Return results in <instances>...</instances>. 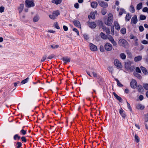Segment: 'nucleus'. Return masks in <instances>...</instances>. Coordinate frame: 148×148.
<instances>
[{
	"mask_svg": "<svg viewBox=\"0 0 148 148\" xmlns=\"http://www.w3.org/2000/svg\"><path fill=\"white\" fill-rule=\"evenodd\" d=\"M113 17L112 14L111 13L108 14V18L104 21V23L106 25L110 26L113 21Z\"/></svg>",
	"mask_w": 148,
	"mask_h": 148,
	"instance_id": "f257e3e1",
	"label": "nucleus"
},
{
	"mask_svg": "<svg viewBox=\"0 0 148 148\" xmlns=\"http://www.w3.org/2000/svg\"><path fill=\"white\" fill-rule=\"evenodd\" d=\"M118 44L120 46H123L124 48H126L128 47V43L124 39H119Z\"/></svg>",
	"mask_w": 148,
	"mask_h": 148,
	"instance_id": "f03ea898",
	"label": "nucleus"
},
{
	"mask_svg": "<svg viewBox=\"0 0 148 148\" xmlns=\"http://www.w3.org/2000/svg\"><path fill=\"white\" fill-rule=\"evenodd\" d=\"M60 14V13L58 11H54L53 12L52 14L49 15V18L52 19L56 18L57 16Z\"/></svg>",
	"mask_w": 148,
	"mask_h": 148,
	"instance_id": "7ed1b4c3",
	"label": "nucleus"
},
{
	"mask_svg": "<svg viewBox=\"0 0 148 148\" xmlns=\"http://www.w3.org/2000/svg\"><path fill=\"white\" fill-rule=\"evenodd\" d=\"M25 4L26 6L28 7H33L34 5V2L32 0H26Z\"/></svg>",
	"mask_w": 148,
	"mask_h": 148,
	"instance_id": "20e7f679",
	"label": "nucleus"
},
{
	"mask_svg": "<svg viewBox=\"0 0 148 148\" xmlns=\"http://www.w3.org/2000/svg\"><path fill=\"white\" fill-rule=\"evenodd\" d=\"M104 47L105 49L108 51H111L113 48L112 45L109 43H106L104 45Z\"/></svg>",
	"mask_w": 148,
	"mask_h": 148,
	"instance_id": "39448f33",
	"label": "nucleus"
},
{
	"mask_svg": "<svg viewBox=\"0 0 148 148\" xmlns=\"http://www.w3.org/2000/svg\"><path fill=\"white\" fill-rule=\"evenodd\" d=\"M130 85L132 88L135 89L137 86L136 81L134 79H132L130 82Z\"/></svg>",
	"mask_w": 148,
	"mask_h": 148,
	"instance_id": "423d86ee",
	"label": "nucleus"
},
{
	"mask_svg": "<svg viewBox=\"0 0 148 148\" xmlns=\"http://www.w3.org/2000/svg\"><path fill=\"white\" fill-rule=\"evenodd\" d=\"M89 46L90 49L91 51H97V47L92 43H90Z\"/></svg>",
	"mask_w": 148,
	"mask_h": 148,
	"instance_id": "0eeeda50",
	"label": "nucleus"
},
{
	"mask_svg": "<svg viewBox=\"0 0 148 148\" xmlns=\"http://www.w3.org/2000/svg\"><path fill=\"white\" fill-rule=\"evenodd\" d=\"M114 64L118 68H122V66L121 63L118 59H115L114 60Z\"/></svg>",
	"mask_w": 148,
	"mask_h": 148,
	"instance_id": "6e6552de",
	"label": "nucleus"
},
{
	"mask_svg": "<svg viewBox=\"0 0 148 148\" xmlns=\"http://www.w3.org/2000/svg\"><path fill=\"white\" fill-rule=\"evenodd\" d=\"M98 3L99 5L103 8H106L108 6V4L103 1H98Z\"/></svg>",
	"mask_w": 148,
	"mask_h": 148,
	"instance_id": "1a4fd4ad",
	"label": "nucleus"
},
{
	"mask_svg": "<svg viewBox=\"0 0 148 148\" xmlns=\"http://www.w3.org/2000/svg\"><path fill=\"white\" fill-rule=\"evenodd\" d=\"M107 38L110 41V42L113 44V45L115 46H116L117 43L116 42L114 41L113 38L111 36L109 35Z\"/></svg>",
	"mask_w": 148,
	"mask_h": 148,
	"instance_id": "9d476101",
	"label": "nucleus"
},
{
	"mask_svg": "<svg viewBox=\"0 0 148 148\" xmlns=\"http://www.w3.org/2000/svg\"><path fill=\"white\" fill-rule=\"evenodd\" d=\"M138 20L136 16L135 15L132 17L131 20L132 23L136 24Z\"/></svg>",
	"mask_w": 148,
	"mask_h": 148,
	"instance_id": "9b49d317",
	"label": "nucleus"
},
{
	"mask_svg": "<svg viewBox=\"0 0 148 148\" xmlns=\"http://www.w3.org/2000/svg\"><path fill=\"white\" fill-rule=\"evenodd\" d=\"M74 25L78 27H79L81 29V26L80 22L77 20H75L73 21Z\"/></svg>",
	"mask_w": 148,
	"mask_h": 148,
	"instance_id": "f8f14e48",
	"label": "nucleus"
},
{
	"mask_svg": "<svg viewBox=\"0 0 148 148\" xmlns=\"http://www.w3.org/2000/svg\"><path fill=\"white\" fill-rule=\"evenodd\" d=\"M114 24L115 28L117 30H119L120 29V27L118 22L115 21L114 22Z\"/></svg>",
	"mask_w": 148,
	"mask_h": 148,
	"instance_id": "ddd939ff",
	"label": "nucleus"
},
{
	"mask_svg": "<svg viewBox=\"0 0 148 148\" xmlns=\"http://www.w3.org/2000/svg\"><path fill=\"white\" fill-rule=\"evenodd\" d=\"M88 24L89 27L91 28H95L97 25L94 22H90Z\"/></svg>",
	"mask_w": 148,
	"mask_h": 148,
	"instance_id": "4468645a",
	"label": "nucleus"
},
{
	"mask_svg": "<svg viewBox=\"0 0 148 148\" xmlns=\"http://www.w3.org/2000/svg\"><path fill=\"white\" fill-rule=\"evenodd\" d=\"M102 28L104 31L107 34H110V30L109 28H107L104 26H102Z\"/></svg>",
	"mask_w": 148,
	"mask_h": 148,
	"instance_id": "2eb2a0df",
	"label": "nucleus"
},
{
	"mask_svg": "<svg viewBox=\"0 0 148 148\" xmlns=\"http://www.w3.org/2000/svg\"><path fill=\"white\" fill-rule=\"evenodd\" d=\"M119 113L123 118H125L126 116V114H125L124 111L121 108L119 110Z\"/></svg>",
	"mask_w": 148,
	"mask_h": 148,
	"instance_id": "dca6fc26",
	"label": "nucleus"
},
{
	"mask_svg": "<svg viewBox=\"0 0 148 148\" xmlns=\"http://www.w3.org/2000/svg\"><path fill=\"white\" fill-rule=\"evenodd\" d=\"M136 108L139 110H143L144 108V106L141 104H137L136 106Z\"/></svg>",
	"mask_w": 148,
	"mask_h": 148,
	"instance_id": "f3484780",
	"label": "nucleus"
},
{
	"mask_svg": "<svg viewBox=\"0 0 148 148\" xmlns=\"http://www.w3.org/2000/svg\"><path fill=\"white\" fill-rule=\"evenodd\" d=\"M91 69L93 71L92 72V73L93 77H97L98 76L97 75V74L96 72V71L94 70V69L93 68H91Z\"/></svg>",
	"mask_w": 148,
	"mask_h": 148,
	"instance_id": "a211bd4d",
	"label": "nucleus"
},
{
	"mask_svg": "<svg viewBox=\"0 0 148 148\" xmlns=\"http://www.w3.org/2000/svg\"><path fill=\"white\" fill-rule=\"evenodd\" d=\"M98 5L97 2L95 1L92 2L91 4V5L92 8H96Z\"/></svg>",
	"mask_w": 148,
	"mask_h": 148,
	"instance_id": "6ab92c4d",
	"label": "nucleus"
},
{
	"mask_svg": "<svg viewBox=\"0 0 148 148\" xmlns=\"http://www.w3.org/2000/svg\"><path fill=\"white\" fill-rule=\"evenodd\" d=\"M140 69H141L142 72L145 75L148 74V71H147L145 68L143 66H141Z\"/></svg>",
	"mask_w": 148,
	"mask_h": 148,
	"instance_id": "aec40b11",
	"label": "nucleus"
},
{
	"mask_svg": "<svg viewBox=\"0 0 148 148\" xmlns=\"http://www.w3.org/2000/svg\"><path fill=\"white\" fill-rule=\"evenodd\" d=\"M142 58V57L141 56H138L134 58V61L135 62H138L140 61Z\"/></svg>",
	"mask_w": 148,
	"mask_h": 148,
	"instance_id": "412c9836",
	"label": "nucleus"
},
{
	"mask_svg": "<svg viewBox=\"0 0 148 148\" xmlns=\"http://www.w3.org/2000/svg\"><path fill=\"white\" fill-rule=\"evenodd\" d=\"M62 60L64 62L65 64L67 62H69L70 61V59L67 57H64L62 58Z\"/></svg>",
	"mask_w": 148,
	"mask_h": 148,
	"instance_id": "4be33fe9",
	"label": "nucleus"
},
{
	"mask_svg": "<svg viewBox=\"0 0 148 148\" xmlns=\"http://www.w3.org/2000/svg\"><path fill=\"white\" fill-rule=\"evenodd\" d=\"M143 7V3H140L136 6V9L138 10L141 9Z\"/></svg>",
	"mask_w": 148,
	"mask_h": 148,
	"instance_id": "5701e85b",
	"label": "nucleus"
},
{
	"mask_svg": "<svg viewBox=\"0 0 148 148\" xmlns=\"http://www.w3.org/2000/svg\"><path fill=\"white\" fill-rule=\"evenodd\" d=\"M62 1V0H53L52 1V2L56 5H58L61 3Z\"/></svg>",
	"mask_w": 148,
	"mask_h": 148,
	"instance_id": "b1692460",
	"label": "nucleus"
},
{
	"mask_svg": "<svg viewBox=\"0 0 148 148\" xmlns=\"http://www.w3.org/2000/svg\"><path fill=\"white\" fill-rule=\"evenodd\" d=\"M88 17L89 19L90 18L93 19H94L95 18V12H91L90 15L88 16Z\"/></svg>",
	"mask_w": 148,
	"mask_h": 148,
	"instance_id": "393cba45",
	"label": "nucleus"
},
{
	"mask_svg": "<svg viewBox=\"0 0 148 148\" xmlns=\"http://www.w3.org/2000/svg\"><path fill=\"white\" fill-rule=\"evenodd\" d=\"M24 4H21L18 8L19 11L20 13H21L22 12Z\"/></svg>",
	"mask_w": 148,
	"mask_h": 148,
	"instance_id": "a878e982",
	"label": "nucleus"
},
{
	"mask_svg": "<svg viewBox=\"0 0 148 148\" xmlns=\"http://www.w3.org/2000/svg\"><path fill=\"white\" fill-rule=\"evenodd\" d=\"M120 58L123 60H125L126 58V55L123 53H121L119 55Z\"/></svg>",
	"mask_w": 148,
	"mask_h": 148,
	"instance_id": "bb28decb",
	"label": "nucleus"
},
{
	"mask_svg": "<svg viewBox=\"0 0 148 148\" xmlns=\"http://www.w3.org/2000/svg\"><path fill=\"white\" fill-rule=\"evenodd\" d=\"M131 17V15L129 14H127L125 17V20L127 21L130 20Z\"/></svg>",
	"mask_w": 148,
	"mask_h": 148,
	"instance_id": "cd10ccee",
	"label": "nucleus"
},
{
	"mask_svg": "<svg viewBox=\"0 0 148 148\" xmlns=\"http://www.w3.org/2000/svg\"><path fill=\"white\" fill-rule=\"evenodd\" d=\"M113 94L114 96L116 98V99L118 100L119 101H121L122 100L121 98L118 96L117 94H116V93L114 92H113Z\"/></svg>",
	"mask_w": 148,
	"mask_h": 148,
	"instance_id": "c85d7f7f",
	"label": "nucleus"
},
{
	"mask_svg": "<svg viewBox=\"0 0 148 148\" xmlns=\"http://www.w3.org/2000/svg\"><path fill=\"white\" fill-rule=\"evenodd\" d=\"M101 37L104 39H106L107 38V36L103 32H101L100 34Z\"/></svg>",
	"mask_w": 148,
	"mask_h": 148,
	"instance_id": "c756f323",
	"label": "nucleus"
},
{
	"mask_svg": "<svg viewBox=\"0 0 148 148\" xmlns=\"http://www.w3.org/2000/svg\"><path fill=\"white\" fill-rule=\"evenodd\" d=\"M39 19V17L38 16H35L33 18V21L34 22L38 21Z\"/></svg>",
	"mask_w": 148,
	"mask_h": 148,
	"instance_id": "7c9ffc66",
	"label": "nucleus"
},
{
	"mask_svg": "<svg viewBox=\"0 0 148 148\" xmlns=\"http://www.w3.org/2000/svg\"><path fill=\"white\" fill-rule=\"evenodd\" d=\"M130 10L132 13H134L135 12V9L134 6L131 5L130 8Z\"/></svg>",
	"mask_w": 148,
	"mask_h": 148,
	"instance_id": "2f4dec72",
	"label": "nucleus"
},
{
	"mask_svg": "<svg viewBox=\"0 0 148 148\" xmlns=\"http://www.w3.org/2000/svg\"><path fill=\"white\" fill-rule=\"evenodd\" d=\"M134 75L135 77L139 79H141L142 78L141 76L139 74L137 73H135L134 74Z\"/></svg>",
	"mask_w": 148,
	"mask_h": 148,
	"instance_id": "473e14b6",
	"label": "nucleus"
},
{
	"mask_svg": "<svg viewBox=\"0 0 148 148\" xmlns=\"http://www.w3.org/2000/svg\"><path fill=\"white\" fill-rule=\"evenodd\" d=\"M131 63L130 62H126L125 64V66L127 69H128L130 66Z\"/></svg>",
	"mask_w": 148,
	"mask_h": 148,
	"instance_id": "72a5a7b5",
	"label": "nucleus"
},
{
	"mask_svg": "<svg viewBox=\"0 0 148 148\" xmlns=\"http://www.w3.org/2000/svg\"><path fill=\"white\" fill-rule=\"evenodd\" d=\"M121 32L123 34H125L126 33V29L125 28L123 27L121 30Z\"/></svg>",
	"mask_w": 148,
	"mask_h": 148,
	"instance_id": "f704fd0d",
	"label": "nucleus"
},
{
	"mask_svg": "<svg viewBox=\"0 0 148 148\" xmlns=\"http://www.w3.org/2000/svg\"><path fill=\"white\" fill-rule=\"evenodd\" d=\"M135 141L137 143H138L139 142L140 139L138 136L136 134L134 137Z\"/></svg>",
	"mask_w": 148,
	"mask_h": 148,
	"instance_id": "c9c22d12",
	"label": "nucleus"
},
{
	"mask_svg": "<svg viewBox=\"0 0 148 148\" xmlns=\"http://www.w3.org/2000/svg\"><path fill=\"white\" fill-rule=\"evenodd\" d=\"M143 86L145 89L148 90V84H144L143 85Z\"/></svg>",
	"mask_w": 148,
	"mask_h": 148,
	"instance_id": "e433bc0d",
	"label": "nucleus"
},
{
	"mask_svg": "<svg viewBox=\"0 0 148 148\" xmlns=\"http://www.w3.org/2000/svg\"><path fill=\"white\" fill-rule=\"evenodd\" d=\"M142 88L143 87L141 85H139L138 86L137 89L139 92H140Z\"/></svg>",
	"mask_w": 148,
	"mask_h": 148,
	"instance_id": "4c0bfd02",
	"label": "nucleus"
},
{
	"mask_svg": "<svg viewBox=\"0 0 148 148\" xmlns=\"http://www.w3.org/2000/svg\"><path fill=\"white\" fill-rule=\"evenodd\" d=\"M29 79V78L28 77H27L26 79L22 81L21 82V83L22 84H24L28 82Z\"/></svg>",
	"mask_w": 148,
	"mask_h": 148,
	"instance_id": "58836bf2",
	"label": "nucleus"
},
{
	"mask_svg": "<svg viewBox=\"0 0 148 148\" xmlns=\"http://www.w3.org/2000/svg\"><path fill=\"white\" fill-rule=\"evenodd\" d=\"M140 18L141 20H143L146 18V17L143 15L141 14L140 15Z\"/></svg>",
	"mask_w": 148,
	"mask_h": 148,
	"instance_id": "ea45409f",
	"label": "nucleus"
},
{
	"mask_svg": "<svg viewBox=\"0 0 148 148\" xmlns=\"http://www.w3.org/2000/svg\"><path fill=\"white\" fill-rule=\"evenodd\" d=\"M14 138L15 140L17 139H19L20 138V137L18 135L16 134L14 136Z\"/></svg>",
	"mask_w": 148,
	"mask_h": 148,
	"instance_id": "a19ab883",
	"label": "nucleus"
},
{
	"mask_svg": "<svg viewBox=\"0 0 148 148\" xmlns=\"http://www.w3.org/2000/svg\"><path fill=\"white\" fill-rule=\"evenodd\" d=\"M115 80L116 81L117 83V85L120 87H121L123 86V85L120 82H119V81L117 79H115Z\"/></svg>",
	"mask_w": 148,
	"mask_h": 148,
	"instance_id": "79ce46f5",
	"label": "nucleus"
},
{
	"mask_svg": "<svg viewBox=\"0 0 148 148\" xmlns=\"http://www.w3.org/2000/svg\"><path fill=\"white\" fill-rule=\"evenodd\" d=\"M47 58V56L46 55L42 57V59H41L40 61L41 62H43Z\"/></svg>",
	"mask_w": 148,
	"mask_h": 148,
	"instance_id": "37998d69",
	"label": "nucleus"
},
{
	"mask_svg": "<svg viewBox=\"0 0 148 148\" xmlns=\"http://www.w3.org/2000/svg\"><path fill=\"white\" fill-rule=\"evenodd\" d=\"M107 12V11L105 9H103L101 10V13L102 14L104 15L106 14Z\"/></svg>",
	"mask_w": 148,
	"mask_h": 148,
	"instance_id": "c03bdc74",
	"label": "nucleus"
},
{
	"mask_svg": "<svg viewBox=\"0 0 148 148\" xmlns=\"http://www.w3.org/2000/svg\"><path fill=\"white\" fill-rule=\"evenodd\" d=\"M16 145H17L16 148H19L21 146L22 144L21 142H18L16 143Z\"/></svg>",
	"mask_w": 148,
	"mask_h": 148,
	"instance_id": "a18cd8bd",
	"label": "nucleus"
},
{
	"mask_svg": "<svg viewBox=\"0 0 148 148\" xmlns=\"http://www.w3.org/2000/svg\"><path fill=\"white\" fill-rule=\"evenodd\" d=\"M142 10L143 12H147L148 13V8L147 7H144Z\"/></svg>",
	"mask_w": 148,
	"mask_h": 148,
	"instance_id": "49530a36",
	"label": "nucleus"
},
{
	"mask_svg": "<svg viewBox=\"0 0 148 148\" xmlns=\"http://www.w3.org/2000/svg\"><path fill=\"white\" fill-rule=\"evenodd\" d=\"M54 25L55 28L58 29H60L58 25V23L57 22H56L54 23Z\"/></svg>",
	"mask_w": 148,
	"mask_h": 148,
	"instance_id": "de8ad7c7",
	"label": "nucleus"
},
{
	"mask_svg": "<svg viewBox=\"0 0 148 148\" xmlns=\"http://www.w3.org/2000/svg\"><path fill=\"white\" fill-rule=\"evenodd\" d=\"M73 30L77 33V35L79 36V31L77 29L74 28L73 29Z\"/></svg>",
	"mask_w": 148,
	"mask_h": 148,
	"instance_id": "09e8293b",
	"label": "nucleus"
},
{
	"mask_svg": "<svg viewBox=\"0 0 148 148\" xmlns=\"http://www.w3.org/2000/svg\"><path fill=\"white\" fill-rule=\"evenodd\" d=\"M84 38L86 40H88L89 38L88 36L86 34H85L84 35Z\"/></svg>",
	"mask_w": 148,
	"mask_h": 148,
	"instance_id": "8fccbe9b",
	"label": "nucleus"
},
{
	"mask_svg": "<svg viewBox=\"0 0 148 148\" xmlns=\"http://www.w3.org/2000/svg\"><path fill=\"white\" fill-rule=\"evenodd\" d=\"M21 133L23 135H24L26 134V131L22 129L21 131Z\"/></svg>",
	"mask_w": 148,
	"mask_h": 148,
	"instance_id": "3c124183",
	"label": "nucleus"
},
{
	"mask_svg": "<svg viewBox=\"0 0 148 148\" xmlns=\"http://www.w3.org/2000/svg\"><path fill=\"white\" fill-rule=\"evenodd\" d=\"M136 71L139 73H141V71L140 69L138 67H137L136 68Z\"/></svg>",
	"mask_w": 148,
	"mask_h": 148,
	"instance_id": "603ef678",
	"label": "nucleus"
},
{
	"mask_svg": "<svg viewBox=\"0 0 148 148\" xmlns=\"http://www.w3.org/2000/svg\"><path fill=\"white\" fill-rule=\"evenodd\" d=\"M124 11H125L124 9H120V11L119 12V15H122L123 14V13L124 12Z\"/></svg>",
	"mask_w": 148,
	"mask_h": 148,
	"instance_id": "864d4df0",
	"label": "nucleus"
},
{
	"mask_svg": "<svg viewBox=\"0 0 148 148\" xmlns=\"http://www.w3.org/2000/svg\"><path fill=\"white\" fill-rule=\"evenodd\" d=\"M100 50L101 52H103L104 50L103 47V46H101L100 47Z\"/></svg>",
	"mask_w": 148,
	"mask_h": 148,
	"instance_id": "5fc2aeb1",
	"label": "nucleus"
},
{
	"mask_svg": "<svg viewBox=\"0 0 148 148\" xmlns=\"http://www.w3.org/2000/svg\"><path fill=\"white\" fill-rule=\"evenodd\" d=\"M127 106L128 108L131 111H132V109L131 107V106L129 103L127 101Z\"/></svg>",
	"mask_w": 148,
	"mask_h": 148,
	"instance_id": "6e6d98bb",
	"label": "nucleus"
},
{
	"mask_svg": "<svg viewBox=\"0 0 148 148\" xmlns=\"http://www.w3.org/2000/svg\"><path fill=\"white\" fill-rule=\"evenodd\" d=\"M142 43L144 44H148V41L145 40H143L141 42Z\"/></svg>",
	"mask_w": 148,
	"mask_h": 148,
	"instance_id": "4d7b16f0",
	"label": "nucleus"
},
{
	"mask_svg": "<svg viewBox=\"0 0 148 148\" xmlns=\"http://www.w3.org/2000/svg\"><path fill=\"white\" fill-rule=\"evenodd\" d=\"M139 29L140 32H142L144 30V28L142 26H140L139 27Z\"/></svg>",
	"mask_w": 148,
	"mask_h": 148,
	"instance_id": "13d9d810",
	"label": "nucleus"
},
{
	"mask_svg": "<svg viewBox=\"0 0 148 148\" xmlns=\"http://www.w3.org/2000/svg\"><path fill=\"white\" fill-rule=\"evenodd\" d=\"M111 34L112 35H113L114 34V27H112V26L111 27Z\"/></svg>",
	"mask_w": 148,
	"mask_h": 148,
	"instance_id": "bf43d9fd",
	"label": "nucleus"
},
{
	"mask_svg": "<svg viewBox=\"0 0 148 148\" xmlns=\"http://www.w3.org/2000/svg\"><path fill=\"white\" fill-rule=\"evenodd\" d=\"M21 139H22V141L26 142L27 141V140L25 138V137L24 136H22L21 138Z\"/></svg>",
	"mask_w": 148,
	"mask_h": 148,
	"instance_id": "052dcab7",
	"label": "nucleus"
},
{
	"mask_svg": "<svg viewBox=\"0 0 148 148\" xmlns=\"http://www.w3.org/2000/svg\"><path fill=\"white\" fill-rule=\"evenodd\" d=\"M145 119L146 121H148V114H147L145 115Z\"/></svg>",
	"mask_w": 148,
	"mask_h": 148,
	"instance_id": "680f3d73",
	"label": "nucleus"
},
{
	"mask_svg": "<svg viewBox=\"0 0 148 148\" xmlns=\"http://www.w3.org/2000/svg\"><path fill=\"white\" fill-rule=\"evenodd\" d=\"M63 28L64 30L65 31H67L68 30V28L66 26H65V25L63 26Z\"/></svg>",
	"mask_w": 148,
	"mask_h": 148,
	"instance_id": "e2e57ef3",
	"label": "nucleus"
},
{
	"mask_svg": "<svg viewBox=\"0 0 148 148\" xmlns=\"http://www.w3.org/2000/svg\"><path fill=\"white\" fill-rule=\"evenodd\" d=\"M4 8L3 7H0V12L2 13L4 11Z\"/></svg>",
	"mask_w": 148,
	"mask_h": 148,
	"instance_id": "0e129e2a",
	"label": "nucleus"
},
{
	"mask_svg": "<svg viewBox=\"0 0 148 148\" xmlns=\"http://www.w3.org/2000/svg\"><path fill=\"white\" fill-rule=\"evenodd\" d=\"M74 7L76 8H78L79 7V5L78 3H75L74 5Z\"/></svg>",
	"mask_w": 148,
	"mask_h": 148,
	"instance_id": "69168bd1",
	"label": "nucleus"
},
{
	"mask_svg": "<svg viewBox=\"0 0 148 148\" xmlns=\"http://www.w3.org/2000/svg\"><path fill=\"white\" fill-rule=\"evenodd\" d=\"M139 99L140 101H141L143 99V96L142 95H140L139 96Z\"/></svg>",
	"mask_w": 148,
	"mask_h": 148,
	"instance_id": "338daca9",
	"label": "nucleus"
},
{
	"mask_svg": "<svg viewBox=\"0 0 148 148\" xmlns=\"http://www.w3.org/2000/svg\"><path fill=\"white\" fill-rule=\"evenodd\" d=\"M135 37H136L134 36L133 34L130 35V38L131 39H134Z\"/></svg>",
	"mask_w": 148,
	"mask_h": 148,
	"instance_id": "774afa93",
	"label": "nucleus"
}]
</instances>
